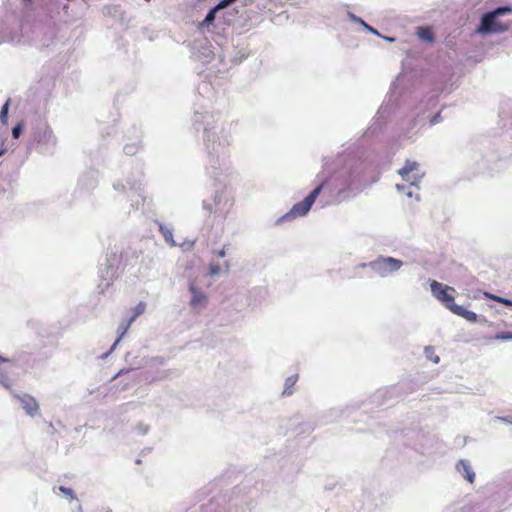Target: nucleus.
<instances>
[{
	"mask_svg": "<svg viewBox=\"0 0 512 512\" xmlns=\"http://www.w3.org/2000/svg\"><path fill=\"white\" fill-rule=\"evenodd\" d=\"M298 381V375H291L285 381V386L283 390L284 395H291L293 393V387Z\"/></svg>",
	"mask_w": 512,
	"mask_h": 512,
	"instance_id": "ddd939ff",
	"label": "nucleus"
},
{
	"mask_svg": "<svg viewBox=\"0 0 512 512\" xmlns=\"http://www.w3.org/2000/svg\"><path fill=\"white\" fill-rule=\"evenodd\" d=\"M22 127L21 125H17L12 130V135L14 138H18L21 133Z\"/></svg>",
	"mask_w": 512,
	"mask_h": 512,
	"instance_id": "412c9836",
	"label": "nucleus"
},
{
	"mask_svg": "<svg viewBox=\"0 0 512 512\" xmlns=\"http://www.w3.org/2000/svg\"><path fill=\"white\" fill-rule=\"evenodd\" d=\"M8 107H9V102L7 101L1 111H0V120L3 122V123H6V120H7V115H8Z\"/></svg>",
	"mask_w": 512,
	"mask_h": 512,
	"instance_id": "a211bd4d",
	"label": "nucleus"
},
{
	"mask_svg": "<svg viewBox=\"0 0 512 512\" xmlns=\"http://www.w3.org/2000/svg\"><path fill=\"white\" fill-rule=\"evenodd\" d=\"M401 177L412 185L417 184L424 173L416 161L407 160L402 169L399 170Z\"/></svg>",
	"mask_w": 512,
	"mask_h": 512,
	"instance_id": "39448f33",
	"label": "nucleus"
},
{
	"mask_svg": "<svg viewBox=\"0 0 512 512\" xmlns=\"http://www.w3.org/2000/svg\"><path fill=\"white\" fill-rule=\"evenodd\" d=\"M132 322L127 319V320H123L118 328H117V333H118V338L115 340V342L113 343L112 347H111V351H113L117 345L119 344V342L121 341V339L124 337V335L127 333V331L129 330L130 326H131Z\"/></svg>",
	"mask_w": 512,
	"mask_h": 512,
	"instance_id": "9b49d317",
	"label": "nucleus"
},
{
	"mask_svg": "<svg viewBox=\"0 0 512 512\" xmlns=\"http://www.w3.org/2000/svg\"><path fill=\"white\" fill-rule=\"evenodd\" d=\"M321 191L322 185L317 186L313 191L309 193V195L305 197L303 201L296 203L291 208V210L281 218V220H290L306 215Z\"/></svg>",
	"mask_w": 512,
	"mask_h": 512,
	"instance_id": "7ed1b4c3",
	"label": "nucleus"
},
{
	"mask_svg": "<svg viewBox=\"0 0 512 512\" xmlns=\"http://www.w3.org/2000/svg\"><path fill=\"white\" fill-rule=\"evenodd\" d=\"M494 339L496 340H502V341H506V340H512V332H500V333H497L495 336H494Z\"/></svg>",
	"mask_w": 512,
	"mask_h": 512,
	"instance_id": "f3484780",
	"label": "nucleus"
},
{
	"mask_svg": "<svg viewBox=\"0 0 512 512\" xmlns=\"http://www.w3.org/2000/svg\"><path fill=\"white\" fill-rule=\"evenodd\" d=\"M363 267H370L374 273L380 277H387L395 271H398L403 262L393 257H378L368 264H362Z\"/></svg>",
	"mask_w": 512,
	"mask_h": 512,
	"instance_id": "f03ea898",
	"label": "nucleus"
},
{
	"mask_svg": "<svg viewBox=\"0 0 512 512\" xmlns=\"http://www.w3.org/2000/svg\"><path fill=\"white\" fill-rule=\"evenodd\" d=\"M417 36L427 42L432 43L434 41V34L430 27H419L416 32Z\"/></svg>",
	"mask_w": 512,
	"mask_h": 512,
	"instance_id": "f8f14e48",
	"label": "nucleus"
},
{
	"mask_svg": "<svg viewBox=\"0 0 512 512\" xmlns=\"http://www.w3.org/2000/svg\"><path fill=\"white\" fill-rule=\"evenodd\" d=\"M486 297L497 302V303H500V304H503L505 306H508V307H512V300L510 299H507V298H503V297H500V296H496V295H493V294H490V293H486Z\"/></svg>",
	"mask_w": 512,
	"mask_h": 512,
	"instance_id": "dca6fc26",
	"label": "nucleus"
},
{
	"mask_svg": "<svg viewBox=\"0 0 512 512\" xmlns=\"http://www.w3.org/2000/svg\"><path fill=\"white\" fill-rule=\"evenodd\" d=\"M457 469L470 483L474 482L475 473L467 461L460 460L457 464Z\"/></svg>",
	"mask_w": 512,
	"mask_h": 512,
	"instance_id": "9d476101",
	"label": "nucleus"
},
{
	"mask_svg": "<svg viewBox=\"0 0 512 512\" xmlns=\"http://www.w3.org/2000/svg\"><path fill=\"white\" fill-rule=\"evenodd\" d=\"M217 269L212 268V273H216Z\"/></svg>",
	"mask_w": 512,
	"mask_h": 512,
	"instance_id": "a878e982",
	"label": "nucleus"
},
{
	"mask_svg": "<svg viewBox=\"0 0 512 512\" xmlns=\"http://www.w3.org/2000/svg\"><path fill=\"white\" fill-rule=\"evenodd\" d=\"M451 312L454 314L463 317L464 319L475 322L477 320V315L473 311H469L463 306L456 305L454 307H451Z\"/></svg>",
	"mask_w": 512,
	"mask_h": 512,
	"instance_id": "1a4fd4ad",
	"label": "nucleus"
},
{
	"mask_svg": "<svg viewBox=\"0 0 512 512\" xmlns=\"http://www.w3.org/2000/svg\"><path fill=\"white\" fill-rule=\"evenodd\" d=\"M189 290L192 294V298L189 304L193 310H199L207 304V295L198 290L193 283L190 284Z\"/></svg>",
	"mask_w": 512,
	"mask_h": 512,
	"instance_id": "423d86ee",
	"label": "nucleus"
},
{
	"mask_svg": "<svg viewBox=\"0 0 512 512\" xmlns=\"http://www.w3.org/2000/svg\"><path fill=\"white\" fill-rule=\"evenodd\" d=\"M431 292L433 296L443 303L450 311L451 307L456 306L454 303V296L452 293L455 292L453 287L444 285L436 280H432L430 282Z\"/></svg>",
	"mask_w": 512,
	"mask_h": 512,
	"instance_id": "20e7f679",
	"label": "nucleus"
},
{
	"mask_svg": "<svg viewBox=\"0 0 512 512\" xmlns=\"http://www.w3.org/2000/svg\"><path fill=\"white\" fill-rule=\"evenodd\" d=\"M433 361H434L435 363H438V362H439V357H438V356H436V357L433 359Z\"/></svg>",
	"mask_w": 512,
	"mask_h": 512,
	"instance_id": "b1692460",
	"label": "nucleus"
},
{
	"mask_svg": "<svg viewBox=\"0 0 512 512\" xmlns=\"http://www.w3.org/2000/svg\"><path fill=\"white\" fill-rule=\"evenodd\" d=\"M159 229H160V232L163 235L165 241L168 244H170L171 246H175L172 231L169 228L165 227L164 225H160Z\"/></svg>",
	"mask_w": 512,
	"mask_h": 512,
	"instance_id": "4468645a",
	"label": "nucleus"
},
{
	"mask_svg": "<svg viewBox=\"0 0 512 512\" xmlns=\"http://www.w3.org/2000/svg\"><path fill=\"white\" fill-rule=\"evenodd\" d=\"M2 153H3V150H0V156L2 155Z\"/></svg>",
	"mask_w": 512,
	"mask_h": 512,
	"instance_id": "bb28decb",
	"label": "nucleus"
},
{
	"mask_svg": "<svg viewBox=\"0 0 512 512\" xmlns=\"http://www.w3.org/2000/svg\"><path fill=\"white\" fill-rule=\"evenodd\" d=\"M0 383H2L5 387L10 386V379L7 375L0 373Z\"/></svg>",
	"mask_w": 512,
	"mask_h": 512,
	"instance_id": "aec40b11",
	"label": "nucleus"
},
{
	"mask_svg": "<svg viewBox=\"0 0 512 512\" xmlns=\"http://www.w3.org/2000/svg\"><path fill=\"white\" fill-rule=\"evenodd\" d=\"M0 361H1V362H6V361H7V359H5V358H3V357H1V356H0Z\"/></svg>",
	"mask_w": 512,
	"mask_h": 512,
	"instance_id": "393cba45",
	"label": "nucleus"
},
{
	"mask_svg": "<svg viewBox=\"0 0 512 512\" xmlns=\"http://www.w3.org/2000/svg\"><path fill=\"white\" fill-rule=\"evenodd\" d=\"M364 25H365V27H366L368 30H370L371 32H373V33H376V34H377V31H376L375 29H373L372 27L368 26L367 24H364Z\"/></svg>",
	"mask_w": 512,
	"mask_h": 512,
	"instance_id": "5701e85b",
	"label": "nucleus"
},
{
	"mask_svg": "<svg viewBox=\"0 0 512 512\" xmlns=\"http://www.w3.org/2000/svg\"><path fill=\"white\" fill-rule=\"evenodd\" d=\"M225 254H226V253H225V249L223 248V249H221L220 251H218L217 256H218V257H220V258H222V257H224V256H225Z\"/></svg>",
	"mask_w": 512,
	"mask_h": 512,
	"instance_id": "4be33fe9",
	"label": "nucleus"
},
{
	"mask_svg": "<svg viewBox=\"0 0 512 512\" xmlns=\"http://www.w3.org/2000/svg\"><path fill=\"white\" fill-rule=\"evenodd\" d=\"M16 398L20 401L23 409L28 415L35 416L36 414H38L39 404L33 396L29 394H23L17 395Z\"/></svg>",
	"mask_w": 512,
	"mask_h": 512,
	"instance_id": "0eeeda50",
	"label": "nucleus"
},
{
	"mask_svg": "<svg viewBox=\"0 0 512 512\" xmlns=\"http://www.w3.org/2000/svg\"><path fill=\"white\" fill-rule=\"evenodd\" d=\"M59 491L67 496H69L71 499H74L75 496H74V492L72 489L70 488H67V487H64V486H60L59 488Z\"/></svg>",
	"mask_w": 512,
	"mask_h": 512,
	"instance_id": "6ab92c4d",
	"label": "nucleus"
},
{
	"mask_svg": "<svg viewBox=\"0 0 512 512\" xmlns=\"http://www.w3.org/2000/svg\"><path fill=\"white\" fill-rule=\"evenodd\" d=\"M234 1L235 0H221L214 8H212L208 12V14L204 18V20L199 24V28H203L205 26L211 25L214 22V20H215V16H216L217 11L228 7Z\"/></svg>",
	"mask_w": 512,
	"mask_h": 512,
	"instance_id": "6e6552de",
	"label": "nucleus"
},
{
	"mask_svg": "<svg viewBox=\"0 0 512 512\" xmlns=\"http://www.w3.org/2000/svg\"><path fill=\"white\" fill-rule=\"evenodd\" d=\"M511 12V8L508 6L499 7L496 10L486 13L482 19L478 32L480 33H498L504 32L508 29L507 25H504L496 20V17L505 13Z\"/></svg>",
	"mask_w": 512,
	"mask_h": 512,
	"instance_id": "f257e3e1",
	"label": "nucleus"
},
{
	"mask_svg": "<svg viewBox=\"0 0 512 512\" xmlns=\"http://www.w3.org/2000/svg\"><path fill=\"white\" fill-rule=\"evenodd\" d=\"M145 309H146L145 302L138 303L135 306V308L133 309V315L129 318V320L133 323L138 316L142 315L145 312Z\"/></svg>",
	"mask_w": 512,
	"mask_h": 512,
	"instance_id": "2eb2a0df",
	"label": "nucleus"
}]
</instances>
